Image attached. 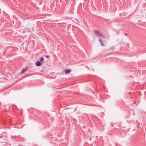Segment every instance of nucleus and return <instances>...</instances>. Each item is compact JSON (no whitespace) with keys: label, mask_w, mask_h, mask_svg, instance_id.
<instances>
[{"label":"nucleus","mask_w":146,"mask_h":146,"mask_svg":"<svg viewBox=\"0 0 146 146\" xmlns=\"http://www.w3.org/2000/svg\"><path fill=\"white\" fill-rule=\"evenodd\" d=\"M94 33H96L97 35L99 37L102 38H104V36L102 33L97 30H94Z\"/></svg>","instance_id":"obj_1"},{"label":"nucleus","mask_w":146,"mask_h":146,"mask_svg":"<svg viewBox=\"0 0 146 146\" xmlns=\"http://www.w3.org/2000/svg\"><path fill=\"white\" fill-rule=\"evenodd\" d=\"M99 41L100 42V44H101L102 46H105V45L103 43V42L102 41L101 39L100 38H99Z\"/></svg>","instance_id":"obj_2"},{"label":"nucleus","mask_w":146,"mask_h":146,"mask_svg":"<svg viewBox=\"0 0 146 146\" xmlns=\"http://www.w3.org/2000/svg\"><path fill=\"white\" fill-rule=\"evenodd\" d=\"M28 69L27 68H23L21 71V74H22L25 72L27 69Z\"/></svg>","instance_id":"obj_3"},{"label":"nucleus","mask_w":146,"mask_h":146,"mask_svg":"<svg viewBox=\"0 0 146 146\" xmlns=\"http://www.w3.org/2000/svg\"><path fill=\"white\" fill-rule=\"evenodd\" d=\"M35 64L37 66H39L41 65V63L38 61H37L36 62Z\"/></svg>","instance_id":"obj_4"},{"label":"nucleus","mask_w":146,"mask_h":146,"mask_svg":"<svg viewBox=\"0 0 146 146\" xmlns=\"http://www.w3.org/2000/svg\"><path fill=\"white\" fill-rule=\"evenodd\" d=\"M71 72V70L68 69L65 70V72L66 74L70 73Z\"/></svg>","instance_id":"obj_5"},{"label":"nucleus","mask_w":146,"mask_h":146,"mask_svg":"<svg viewBox=\"0 0 146 146\" xmlns=\"http://www.w3.org/2000/svg\"><path fill=\"white\" fill-rule=\"evenodd\" d=\"M43 58L41 57L40 59V61H42L43 60Z\"/></svg>","instance_id":"obj_6"},{"label":"nucleus","mask_w":146,"mask_h":146,"mask_svg":"<svg viewBox=\"0 0 146 146\" xmlns=\"http://www.w3.org/2000/svg\"><path fill=\"white\" fill-rule=\"evenodd\" d=\"M114 48V46H113L111 48H110V49H113Z\"/></svg>","instance_id":"obj_7"},{"label":"nucleus","mask_w":146,"mask_h":146,"mask_svg":"<svg viewBox=\"0 0 146 146\" xmlns=\"http://www.w3.org/2000/svg\"><path fill=\"white\" fill-rule=\"evenodd\" d=\"M46 58H48V57H49V56H46Z\"/></svg>","instance_id":"obj_8"}]
</instances>
